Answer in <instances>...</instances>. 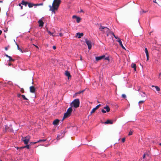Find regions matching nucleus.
I'll list each match as a JSON object with an SVG mask.
<instances>
[{"instance_id":"obj_1","label":"nucleus","mask_w":161,"mask_h":161,"mask_svg":"<svg viewBox=\"0 0 161 161\" xmlns=\"http://www.w3.org/2000/svg\"><path fill=\"white\" fill-rule=\"evenodd\" d=\"M61 1L60 0H54L52 4V6H49L50 10L53 13L55 12V10H57Z\"/></svg>"},{"instance_id":"obj_2","label":"nucleus","mask_w":161,"mask_h":161,"mask_svg":"<svg viewBox=\"0 0 161 161\" xmlns=\"http://www.w3.org/2000/svg\"><path fill=\"white\" fill-rule=\"evenodd\" d=\"M99 30L100 31L102 32L103 33H106L107 36H108L110 32V31L108 28L107 27H103L102 25H100Z\"/></svg>"},{"instance_id":"obj_3","label":"nucleus","mask_w":161,"mask_h":161,"mask_svg":"<svg viewBox=\"0 0 161 161\" xmlns=\"http://www.w3.org/2000/svg\"><path fill=\"white\" fill-rule=\"evenodd\" d=\"M80 100L78 98L75 99L70 104L71 107H73L75 108H77L79 107L80 105Z\"/></svg>"},{"instance_id":"obj_4","label":"nucleus","mask_w":161,"mask_h":161,"mask_svg":"<svg viewBox=\"0 0 161 161\" xmlns=\"http://www.w3.org/2000/svg\"><path fill=\"white\" fill-rule=\"evenodd\" d=\"M30 139V137L28 136L25 137H22V141L24 142L25 144H27Z\"/></svg>"},{"instance_id":"obj_5","label":"nucleus","mask_w":161,"mask_h":161,"mask_svg":"<svg viewBox=\"0 0 161 161\" xmlns=\"http://www.w3.org/2000/svg\"><path fill=\"white\" fill-rule=\"evenodd\" d=\"M85 42L88 47V48L90 50L92 48L91 42V41L88 40L87 39H85Z\"/></svg>"},{"instance_id":"obj_6","label":"nucleus","mask_w":161,"mask_h":161,"mask_svg":"<svg viewBox=\"0 0 161 161\" xmlns=\"http://www.w3.org/2000/svg\"><path fill=\"white\" fill-rule=\"evenodd\" d=\"M30 92L34 93L35 92L36 89L34 86H31L30 87Z\"/></svg>"},{"instance_id":"obj_7","label":"nucleus","mask_w":161,"mask_h":161,"mask_svg":"<svg viewBox=\"0 0 161 161\" xmlns=\"http://www.w3.org/2000/svg\"><path fill=\"white\" fill-rule=\"evenodd\" d=\"M105 57L104 55H103L99 57H96V60L97 61H98L99 60H100L101 59H102L103 58Z\"/></svg>"},{"instance_id":"obj_8","label":"nucleus","mask_w":161,"mask_h":161,"mask_svg":"<svg viewBox=\"0 0 161 161\" xmlns=\"http://www.w3.org/2000/svg\"><path fill=\"white\" fill-rule=\"evenodd\" d=\"M70 115V114H69V113H67V112L64 113V117L63 119V120H64V119L67 118Z\"/></svg>"},{"instance_id":"obj_9","label":"nucleus","mask_w":161,"mask_h":161,"mask_svg":"<svg viewBox=\"0 0 161 161\" xmlns=\"http://www.w3.org/2000/svg\"><path fill=\"white\" fill-rule=\"evenodd\" d=\"M145 52L146 53L147 58V60H148L149 59V53L148 51L147 48H145Z\"/></svg>"},{"instance_id":"obj_10","label":"nucleus","mask_w":161,"mask_h":161,"mask_svg":"<svg viewBox=\"0 0 161 161\" xmlns=\"http://www.w3.org/2000/svg\"><path fill=\"white\" fill-rule=\"evenodd\" d=\"M117 41V42H118L119 43V45L123 49H125V47H124V46L123 45V44L122 43V42L121 41L120 39H119V40H118Z\"/></svg>"},{"instance_id":"obj_11","label":"nucleus","mask_w":161,"mask_h":161,"mask_svg":"<svg viewBox=\"0 0 161 161\" xmlns=\"http://www.w3.org/2000/svg\"><path fill=\"white\" fill-rule=\"evenodd\" d=\"M59 120L58 119H56L53 121V124L54 125H58L59 122Z\"/></svg>"},{"instance_id":"obj_12","label":"nucleus","mask_w":161,"mask_h":161,"mask_svg":"<svg viewBox=\"0 0 161 161\" xmlns=\"http://www.w3.org/2000/svg\"><path fill=\"white\" fill-rule=\"evenodd\" d=\"M83 36V33H80L79 32L77 33H76V36L78 37V38H81V36Z\"/></svg>"},{"instance_id":"obj_13","label":"nucleus","mask_w":161,"mask_h":161,"mask_svg":"<svg viewBox=\"0 0 161 161\" xmlns=\"http://www.w3.org/2000/svg\"><path fill=\"white\" fill-rule=\"evenodd\" d=\"M38 23L39 24V26H42L43 25L44 23L41 19L39 20L38 21Z\"/></svg>"},{"instance_id":"obj_14","label":"nucleus","mask_w":161,"mask_h":161,"mask_svg":"<svg viewBox=\"0 0 161 161\" xmlns=\"http://www.w3.org/2000/svg\"><path fill=\"white\" fill-rule=\"evenodd\" d=\"M28 2H26L24 0H22L21 2V4L25 6H26L28 4Z\"/></svg>"},{"instance_id":"obj_15","label":"nucleus","mask_w":161,"mask_h":161,"mask_svg":"<svg viewBox=\"0 0 161 161\" xmlns=\"http://www.w3.org/2000/svg\"><path fill=\"white\" fill-rule=\"evenodd\" d=\"M105 124H112L113 123V121L111 120H107L104 123Z\"/></svg>"},{"instance_id":"obj_16","label":"nucleus","mask_w":161,"mask_h":161,"mask_svg":"<svg viewBox=\"0 0 161 161\" xmlns=\"http://www.w3.org/2000/svg\"><path fill=\"white\" fill-rule=\"evenodd\" d=\"M72 111V109L71 107H70L67 109V112L71 115Z\"/></svg>"},{"instance_id":"obj_17","label":"nucleus","mask_w":161,"mask_h":161,"mask_svg":"<svg viewBox=\"0 0 161 161\" xmlns=\"http://www.w3.org/2000/svg\"><path fill=\"white\" fill-rule=\"evenodd\" d=\"M28 5L29 8H32L33 6H36V4H33L31 3H28Z\"/></svg>"},{"instance_id":"obj_18","label":"nucleus","mask_w":161,"mask_h":161,"mask_svg":"<svg viewBox=\"0 0 161 161\" xmlns=\"http://www.w3.org/2000/svg\"><path fill=\"white\" fill-rule=\"evenodd\" d=\"M65 74L66 76L68 77L69 79V77H71L70 73L68 71H66Z\"/></svg>"},{"instance_id":"obj_19","label":"nucleus","mask_w":161,"mask_h":161,"mask_svg":"<svg viewBox=\"0 0 161 161\" xmlns=\"http://www.w3.org/2000/svg\"><path fill=\"white\" fill-rule=\"evenodd\" d=\"M104 108L106 110L107 112H108L110 111V109L108 106H106Z\"/></svg>"},{"instance_id":"obj_20","label":"nucleus","mask_w":161,"mask_h":161,"mask_svg":"<svg viewBox=\"0 0 161 161\" xmlns=\"http://www.w3.org/2000/svg\"><path fill=\"white\" fill-rule=\"evenodd\" d=\"M131 66L133 68H134V69L135 71H136V65L135 64H132L131 65Z\"/></svg>"},{"instance_id":"obj_21","label":"nucleus","mask_w":161,"mask_h":161,"mask_svg":"<svg viewBox=\"0 0 161 161\" xmlns=\"http://www.w3.org/2000/svg\"><path fill=\"white\" fill-rule=\"evenodd\" d=\"M46 140V139H42V140H39V141H37L36 142H35L34 143V144H36V143H38V142H45Z\"/></svg>"},{"instance_id":"obj_22","label":"nucleus","mask_w":161,"mask_h":161,"mask_svg":"<svg viewBox=\"0 0 161 161\" xmlns=\"http://www.w3.org/2000/svg\"><path fill=\"white\" fill-rule=\"evenodd\" d=\"M152 87H154L155 88L156 90L158 91H160V88L158 86H154L153 85L152 86Z\"/></svg>"},{"instance_id":"obj_23","label":"nucleus","mask_w":161,"mask_h":161,"mask_svg":"<svg viewBox=\"0 0 161 161\" xmlns=\"http://www.w3.org/2000/svg\"><path fill=\"white\" fill-rule=\"evenodd\" d=\"M47 32H48V34L50 35H52V36H58L57 35H53V33L51 32L50 31H48V30H47Z\"/></svg>"},{"instance_id":"obj_24","label":"nucleus","mask_w":161,"mask_h":161,"mask_svg":"<svg viewBox=\"0 0 161 161\" xmlns=\"http://www.w3.org/2000/svg\"><path fill=\"white\" fill-rule=\"evenodd\" d=\"M76 21L77 23H79L81 20V19L80 17H77L76 18Z\"/></svg>"},{"instance_id":"obj_25","label":"nucleus","mask_w":161,"mask_h":161,"mask_svg":"<svg viewBox=\"0 0 161 161\" xmlns=\"http://www.w3.org/2000/svg\"><path fill=\"white\" fill-rule=\"evenodd\" d=\"M16 44L17 47L18 49L19 50V51H20L22 53H23V52L22 51V50L21 49L19 48V45L18 44H17L16 43Z\"/></svg>"},{"instance_id":"obj_26","label":"nucleus","mask_w":161,"mask_h":161,"mask_svg":"<svg viewBox=\"0 0 161 161\" xmlns=\"http://www.w3.org/2000/svg\"><path fill=\"white\" fill-rule=\"evenodd\" d=\"M9 58V61H15V59H13L12 57H10V56L8 58Z\"/></svg>"},{"instance_id":"obj_27","label":"nucleus","mask_w":161,"mask_h":161,"mask_svg":"<svg viewBox=\"0 0 161 161\" xmlns=\"http://www.w3.org/2000/svg\"><path fill=\"white\" fill-rule=\"evenodd\" d=\"M96 110H95V109L93 108L92 111L90 112V115L94 113L95 112V111Z\"/></svg>"},{"instance_id":"obj_28","label":"nucleus","mask_w":161,"mask_h":161,"mask_svg":"<svg viewBox=\"0 0 161 161\" xmlns=\"http://www.w3.org/2000/svg\"><path fill=\"white\" fill-rule=\"evenodd\" d=\"M21 96H22V98H23L25 100H28L27 98H26L25 97V96L24 95H21Z\"/></svg>"},{"instance_id":"obj_29","label":"nucleus","mask_w":161,"mask_h":161,"mask_svg":"<svg viewBox=\"0 0 161 161\" xmlns=\"http://www.w3.org/2000/svg\"><path fill=\"white\" fill-rule=\"evenodd\" d=\"M23 148H27L29 149L30 148V145H27L25 146H24Z\"/></svg>"},{"instance_id":"obj_30","label":"nucleus","mask_w":161,"mask_h":161,"mask_svg":"<svg viewBox=\"0 0 161 161\" xmlns=\"http://www.w3.org/2000/svg\"><path fill=\"white\" fill-rule=\"evenodd\" d=\"M84 91H85V90H83L81 91H79V92H77L76 94H80L81 93H83L84 92Z\"/></svg>"},{"instance_id":"obj_31","label":"nucleus","mask_w":161,"mask_h":161,"mask_svg":"<svg viewBox=\"0 0 161 161\" xmlns=\"http://www.w3.org/2000/svg\"><path fill=\"white\" fill-rule=\"evenodd\" d=\"M112 34V35H113L114 36H115L114 34V33L113 31H110V33H109V34Z\"/></svg>"},{"instance_id":"obj_32","label":"nucleus","mask_w":161,"mask_h":161,"mask_svg":"<svg viewBox=\"0 0 161 161\" xmlns=\"http://www.w3.org/2000/svg\"><path fill=\"white\" fill-rule=\"evenodd\" d=\"M43 3H41L40 4H36V6H38L39 5H43Z\"/></svg>"},{"instance_id":"obj_33","label":"nucleus","mask_w":161,"mask_h":161,"mask_svg":"<svg viewBox=\"0 0 161 161\" xmlns=\"http://www.w3.org/2000/svg\"><path fill=\"white\" fill-rule=\"evenodd\" d=\"M20 91L22 92V93H23L24 92V90L23 88H22L21 89Z\"/></svg>"},{"instance_id":"obj_34","label":"nucleus","mask_w":161,"mask_h":161,"mask_svg":"<svg viewBox=\"0 0 161 161\" xmlns=\"http://www.w3.org/2000/svg\"><path fill=\"white\" fill-rule=\"evenodd\" d=\"M122 97L123 98H125L126 97V96L125 94H122Z\"/></svg>"},{"instance_id":"obj_35","label":"nucleus","mask_w":161,"mask_h":161,"mask_svg":"<svg viewBox=\"0 0 161 161\" xmlns=\"http://www.w3.org/2000/svg\"><path fill=\"white\" fill-rule=\"evenodd\" d=\"M132 134H133V131H130L129 132V135L130 136V135H132Z\"/></svg>"},{"instance_id":"obj_36","label":"nucleus","mask_w":161,"mask_h":161,"mask_svg":"<svg viewBox=\"0 0 161 161\" xmlns=\"http://www.w3.org/2000/svg\"><path fill=\"white\" fill-rule=\"evenodd\" d=\"M144 101H140L139 102V104H141V103H143L144 102Z\"/></svg>"},{"instance_id":"obj_37","label":"nucleus","mask_w":161,"mask_h":161,"mask_svg":"<svg viewBox=\"0 0 161 161\" xmlns=\"http://www.w3.org/2000/svg\"><path fill=\"white\" fill-rule=\"evenodd\" d=\"M102 111V113H105L106 112V111H105V110H104L103 109H102L101 110Z\"/></svg>"},{"instance_id":"obj_38","label":"nucleus","mask_w":161,"mask_h":161,"mask_svg":"<svg viewBox=\"0 0 161 161\" xmlns=\"http://www.w3.org/2000/svg\"><path fill=\"white\" fill-rule=\"evenodd\" d=\"M125 141V138H123L122 139V141L123 142H124Z\"/></svg>"},{"instance_id":"obj_39","label":"nucleus","mask_w":161,"mask_h":161,"mask_svg":"<svg viewBox=\"0 0 161 161\" xmlns=\"http://www.w3.org/2000/svg\"><path fill=\"white\" fill-rule=\"evenodd\" d=\"M115 38L116 39H118V40H119V39H120L119 37H118L117 36H114Z\"/></svg>"},{"instance_id":"obj_40","label":"nucleus","mask_w":161,"mask_h":161,"mask_svg":"<svg viewBox=\"0 0 161 161\" xmlns=\"http://www.w3.org/2000/svg\"><path fill=\"white\" fill-rule=\"evenodd\" d=\"M63 35V34L61 33H59V36H62Z\"/></svg>"},{"instance_id":"obj_41","label":"nucleus","mask_w":161,"mask_h":161,"mask_svg":"<svg viewBox=\"0 0 161 161\" xmlns=\"http://www.w3.org/2000/svg\"><path fill=\"white\" fill-rule=\"evenodd\" d=\"M77 17L75 15H73L72 17V18L73 19L76 18Z\"/></svg>"},{"instance_id":"obj_42","label":"nucleus","mask_w":161,"mask_h":161,"mask_svg":"<svg viewBox=\"0 0 161 161\" xmlns=\"http://www.w3.org/2000/svg\"><path fill=\"white\" fill-rule=\"evenodd\" d=\"M22 95H21L20 94H19L17 95V96L18 97H19L21 96Z\"/></svg>"},{"instance_id":"obj_43","label":"nucleus","mask_w":161,"mask_h":161,"mask_svg":"<svg viewBox=\"0 0 161 161\" xmlns=\"http://www.w3.org/2000/svg\"><path fill=\"white\" fill-rule=\"evenodd\" d=\"M60 135L59 134L58 135V136H57V138H58V139H60Z\"/></svg>"},{"instance_id":"obj_44","label":"nucleus","mask_w":161,"mask_h":161,"mask_svg":"<svg viewBox=\"0 0 161 161\" xmlns=\"http://www.w3.org/2000/svg\"><path fill=\"white\" fill-rule=\"evenodd\" d=\"M146 154H144L143 155V158L144 159L145 158V157H146Z\"/></svg>"},{"instance_id":"obj_45","label":"nucleus","mask_w":161,"mask_h":161,"mask_svg":"<svg viewBox=\"0 0 161 161\" xmlns=\"http://www.w3.org/2000/svg\"><path fill=\"white\" fill-rule=\"evenodd\" d=\"M53 48L54 49H56V47L54 46H53Z\"/></svg>"},{"instance_id":"obj_46","label":"nucleus","mask_w":161,"mask_h":161,"mask_svg":"<svg viewBox=\"0 0 161 161\" xmlns=\"http://www.w3.org/2000/svg\"><path fill=\"white\" fill-rule=\"evenodd\" d=\"M105 60H108L109 59L108 57H106L105 58Z\"/></svg>"},{"instance_id":"obj_47","label":"nucleus","mask_w":161,"mask_h":161,"mask_svg":"<svg viewBox=\"0 0 161 161\" xmlns=\"http://www.w3.org/2000/svg\"><path fill=\"white\" fill-rule=\"evenodd\" d=\"M145 12H146L144 11L143 10H142V12H141V14H142V13H145Z\"/></svg>"},{"instance_id":"obj_48","label":"nucleus","mask_w":161,"mask_h":161,"mask_svg":"<svg viewBox=\"0 0 161 161\" xmlns=\"http://www.w3.org/2000/svg\"><path fill=\"white\" fill-rule=\"evenodd\" d=\"M80 12H83V13H84V11H83V10L82 9H81L80 11Z\"/></svg>"},{"instance_id":"obj_49","label":"nucleus","mask_w":161,"mask_h":161,"mask_svg":"<svg viewBox=\"0 0 161 161\" xmlns=\"http://www.w3.org/2000/svg\"><path fill=\"white\" fill-rule=\"evenodd\" d=\"M33 45H34L37 48H38V47L37 46H36V45H34V44H33Z\"/></svg>"},{"instance_id":"obj_50","label":"nucleus","mask_w":161,"mask_h":161,"mask_svg":"<svg viewBox=\"0 0 161 161\" xmlns=\"http://www.w3.org/2000/svg\"><path fill=\"white\" fill-rule=\"evenodd\" d=\"M5 50H6V51H7V50H8V47H5Z\"/></svg>"},{"instance_id":"obj_51","label":"nucleus","mask_w":161,"mask_h":161,"mask_svg":"<svg viewBox=\"0 0 161 161\" xmlns=\"http://www.w3.org/2000/svg\"><path fill=\"white\" fill-rule=\"evenodd\" d=\"M5 56H6V57H8V58H9V57L10 56H8V55H7V54H6V55H5Z\"/></svg>"},{"instance_id":"obj_52","label":"nucleus","mask_w":161,"mask_h":161,"mask_svg":"<svg viewBox=\"0 0 161 161\" xmlns=\"http://www.w3.org/2000/svg\"><path fill=\"white\" fill-rule=\"evenodd\" d=\"M153 2L155 3H157L156 2V0H153Z\"/></svg>"},{"instance_id":"obj_53","label":"nucleus","mask_w":161,"mask_h":161,"mask_svg":"<svg viewBox=\"0 0 161 161\" xmlns=\"http://www.w3.org/2000/svg\"><path fill=\"white\" fill-rule=\"evenodd\" d=\"M94 108V109H95V110H97V109H98V108H97V107H95V108Z\"/></svg>"},{"instance_id":"obj_54","label":"nucleus","mask_w":161,"mask_h":161,"mask_svg":"<svg viewBox=\"0 0 161 161\" xmlns=\"http://www.w3.org/2000/svg\"><path fill=\"white\" fill-rule=\"evenodd\" d=\"M94 108V109H95V110H97V109H98V108H97V107H95V108Z\"/></svg>"},{"instance_id":"obj_55","label":"nucleus","mask_w":161,"mask_h":161,"mask_svg":"<svg viewBox=\"0 0 161 161\" xmlns=\"http://www.w3.org/2000/svg\"><path fill=\"white\" fill-rule=\"evenodd\" d=\"M2 33V31L1 30H0V35Z\"/></svg>"},{"instance_id":"obj_56","label":"nucleus","mask_w":161,"mask_h":161,"mask_svg":"<svg viewBox=\"0 0 161 161\" xmlns=\"http://www.w3.org/2000/svg\"><path fill=\"white\" fill-rule=\"evenodd\" d=\"M23 6H20V8H21V9H23Z\"/></svg>"},{"instance_id":"obj_57","label":"nucleus","mask_w":161,"mask_h":161,"mask_svg":"<svg viewBox=\"0 0 161 161\" xmlns=\"http://www.w3.org/2000/svg\"><path fill=\"white\" fill-rule=\"evenodd\" d=\"M21 4H21V3H19V6H21Z\"/></svg>"},{"instance_id":"obj_58","label":"nucleus","mask_w":161,"mask_h":161,"mask_svg":"<svg viewBox=\"0 0 161 161\" xmlns=\"http://www.w3.org/2000/svg\"><path fill=\"white\" fill-rule=\"evenodd\" d=\"M35 142H31L30 143V144H35L34 143Z\"/></svg>"},{"instance_id":"obj_59","label":"nucleus","mask_w":161,"mask_h":161,"mask_svg":"<svg viewBox=\"0 0 161 161\" xmlns=\"http://www.w3.org/2000/svg\"><path fill=\"white\" fill-rule=\"evenodd\" d=\"M97 105L99 107L101 106V104H99V105Z\"/></svg>"},{"instance_id":"obj_60","label":"nucleus","mask_w":161,"mask_h":161,"mask_svg":"<svg viewBox=\"0 0 161 161\" xmlns=\"http://www.w3.org/2000/svg\"><path fill=\"white\" fill-rule=\"evenodd\" d=\"M23 147H21L20 148L21 149H23V148H23Z\"/></svg>"},{"instance_id":"obj_61","label":"nucleus","mask_w":161,"mask_h":161,"mask_svg":"<svg viewBox=\"0 0 161 161\" xmlns=\"http://www.w3.org/2000/svg\"><path fill=\"white\" fill-rule=\"evenodd\" d=\"M96 107H97V108H99L98 105Z\"/></svg>"},{"instance_id":"obj_62","label":"nucleus","mask_w":161,"mask_h":161,"mask_svg":"<svg viewBox=\"0 0 161 161\" xmlns=\"http://www.w3.org/2000/svg\"><path fill=\"white\" fill-rule=\"evenodd\" d=\"M3 2L2 1H0V3H2Z\"/></svg>"},{"instance_id":"obj_63","label":"nucleus","mask_w":161,"mask_h":161,"mask_svg":"<svg viewBox=\"0 0 161 161\" xmlns=\"http://www.w3.org/2000/svg\"><path fill=\"white\" fill-rule=\"evenodd\" d=\"M8 65H9V66H10L11 65V64H9Z\"/></svg>"},{"instance_id":"obj_64","label":"nucleus","mask_w":161,"mask_h":161,"mask_svg":"<svg viewBox=\"0 0 161 161\" xmlns=\"http://www.w3.org/2000/svg\"><path fill=\"white\" fill-rule=\"evenodd\" d=\"M159 145L161 146V143L159 144Z\"/></svg>"}]
</instances>
